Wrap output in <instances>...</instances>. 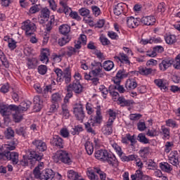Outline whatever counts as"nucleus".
I'll return each instance as SVG.
<instances>
[{
    "label": "nucleus",
    "instance_id": "6e6d98bb",
    "mask_svg": "<svg viewBox=\"0 0 180 180\" xmlns=\"http://www.w3.org/2000/svg\"><path fill=\"white\" fill-rule=\"evenodd\" d=\"M77 53V49L72 46L68 47V51H67L66 54L68 57H71L72 56H75Z\"/></svg>",
    "mask_w": 180,
    "mask_h": 180
},
{
    "label": "nucleus",
    "instance_id": "58836bf2",
    "mask_svg": "<svg viewBox=\"0 0 180 180\" xmlns=\"http://www.w3.org/2000/svg\"><path fill=\"white\" fill-rule=\"evenodd\" d=\"M153 69L151 68H139V73L141 75H150L153 72Z\"/></svg>",
    "mask_w": 180,
    "mask_h": 180
},
{
    "label": "nucleus",
    "instance_id": "052dcab7",
    "mask_svg": "<svg viewBox=\"0 0 180 180\" xmlns=\"http://www.w3.org/2000/svg\"><path fill=\"white\" fill-rule=\"evenodd\" d=\"M91 9L95 16H99L101 15V8L96 6H92Z\"/></svg>",
    "mask_w": 180,
    "mask_h": 180
},
{
    "label": "nucleus",
    "instance_id": "6e6552de",
    "mask_svg": "<svg viewBox=\"0 0 180 180\" xmlns=\"http://www.w3.org/2000/svg\"><path fill=\"white\" fill-rule=\"evenodd\" d=\"M82 85L79 82V79H77L68 86V90L69 91H74L75 94H81L82 92Z\"/></svg>",
    "mask_w": 180,
    "mask_h": 180
},
{
    "label": "nucleus",
    "instance_id": "864d4df0",
    "mask_svg": "<svg viewBox=\"0 0 180 180\" xmlns=\"http://www.w3.org/2000/svg\"><path fill=\"white\" fill-rule=\"evenodd\" d=\"M68 41H70L68 37H65L58 39V44L61 46H65Z\"/></svg>",
    "mask_w": 180,
    "mask_h": 180
},
{
    "label": "nucleus",
    "instance_id": "bf43d9fd",
    "mask_svg": "<svg viewBox=\"0 0 180 180\" xmlns=\"http://www.w3.org/2000/svg\"><path fill=\"white\" fill-rule=\"evenodd\" d=\"M108 115H109V117H110L108 120H112V122L113 123V122H115V119H116V112H114L112 109H110L108 110Z\"/></svg>",
    "mask_w": 180,
    "mask_h": 180
},
{
    "label": "nucleus",
    "instance_id": "79ce46f5",
    "mask_svg": "<svg viewBox=\"0 0 180 180\" xmlns=\"http://www.w3.org/2000/svg\"><path fill=\"white\" fill-rule=\"evenodd\" d=\"M96 123H101L102 122V115L101 113V106H97L96 116L95 117Z\"/></svg>",
    "mask_w": 180,
    "mask_h": 180
},
{
    "label": "nucleus",
    "instance_id": "ea45409f",
    "mask_svg": "<svg viewBox=\"0 0 180 180\" xmlns=\"http://www.w3.org/2000/svg\"><path fill=\"white\" fill-rule=\"evenodd\" d=\"M154 82L158 86H159V88H160L161 91L162 90L166 91L167 86H165V84L162 82V79H155Z\"/></svg>",
    "mask_w": 180,
    "mask_h": 180
},
{
    "label": "nucleus",
    "instance_id": "393cba45",
    "mask_svg": "<svg viewBox=\"0 0 180 180\" xmlns=\"http://www.w3.org/2000/svg\"><path fill=\"white\" fill-rule=\"evenodd\" d=\"M51 101L53 103H58L60 101H63V94L58 92L53 94Z\"/></svg>",
    "mask_w": 180,
    "mask_h": 180
},
{
    "label": "nucleus",
    "instance_id": "a211bd4d",
    "mask_svg": "<svg viewBox=\"0 0 180 180\" xmlns=\"http://www.w3.org/2000/svg\"><path fill=\"white\" fill-rule=\"evenodd\" d=\"M172 64H174V60L165 59L160 63L159 67L161 71H165L171 67Z\"/></svg>",
    "mask_w": 180,
    "mask_h": 180
},
{
    "label": "nucleus",
    "instance_id": "680f3d73",
    "mask_svg": "<svg viewBox=\"0 0 180 180\" xmlns=\"http://www.w3.org/2000/svg\"><path fill=\"white\" fill-rule=\"evenodd\" d=\"M157 64H158V62L154 59H150L146 63L147 67H154L155 65H157Z\"/></svg>",
    "mask_w": 180,
    "mask_h": 180
},
{
    "label": "nucleus",
    "instance_id": "c03bdc74",
    "mask_svg": "<svg viewBox=\"0 0 180 180\" xmlns=\"http://www.w3.org/2000/svg\"><path fill=\"white\" fill-rule=\"evenodd\" d=\"M126 137L128 141H130L131 146L132 147L134 146V144L137 143V141H136V136L134 135L131 136L130 134H127Z\"/></svg>",
    "mask_w": 180,
    "mask_h": 180
},
{
    "label": "nucleus",
    "instance_id": "338daca9",
    "mask_svg": "<svg viewBox=\"0 0 180 180\" xmlns=\"http://www.w3.org/2000/svg\"><path fill=\"white\" fill-rule=\"evenodd\" d=\"M39 11L40 8L38 5H34L30 8V13H37V12Z\"/></svg>",
    "mask_w": 180,
    "mask_h": 180
},
{
    "label": "nucleus",
    "instance_id": "603ef678",
    "mask_svg": "<svg viewBox=\"0 0 180 180\" xmlns=\"http://www.w3.org/2000/svg\"><path fill=\"white\" fill-rule=\"evenodd\" d=\"M60 134L62 137L67 139V137H70V131L67 128H62L60 131Z\"/></svg>",
    "mask_w": 180,
    "mask_h": 180
},
{
    "label": "nucleus",
    "instance_id": "37998d69",
    "mask_svg": "<svg viewBox=\"0 0 180 180\" xmlns=\"http://www.w3.org/2000/svg\"><path fill=\"white\" fill-rule=\"evenodd\" d=\"M80 131H82V127L81 126H75L74 128H72L70 130L71 134L75 136V134H79Z\"/></svg>",
    "mask_w": 180,
    "mask_h": 180
},
{
    "label": "nucleus",
    "instance_id": "6ab92c4d",
    "mask_svg": "<svg viewBox=\"0 0 180 180\" xmlns=\"http://www.w3.org/2000/svg\"><path fill=\"white\" fill-rule=\"evenodd\" d=\"M125 88L127 91H132V89H136L137 88V82L133 79H129L125 83Z\"/></svg>",
    "mask_w": 180,
    "mask_h": 180
},
{
    "label": "nucleus",
    "instance_id": "8fccbe9b",
    "mask_svg": "<svg viewBox=\"0 0 180 180\" xmlns=\"http://www.w3.org/2000/svg\"><path fill=\"white\" fill-rule=\"evenodd\" d=\"M33 175L37 179H41V173H40V168L39 167L34 168Z\"/></svg>",
    "mask_w": 180,
    "mask_h": 180
},
{
    "label": "nucleus",
    "instance_id": "c9c22d12",
    "mask_svg": "<svg viewBox=\"0 0 180 180\" xmlns=\"http://www.w3.org/2000/svg\"><path fill=\"white\" fill-rule=\"evenodd\" d=\"M60 4L61 5L63 9V13H65V15H70V13L72 12L71 8L68 7V6L67 5V3L64 1H60Z\"/></svg>",
    "mask_w": 180,
    "mask_h": 180
},
{
    "label": "nucleus",
    "instance_id": "f3484780",
    "mask_svg": "<svg viewBox=\"0 0 180 180\" xmlns=\"http://www.w3.org/2000/svg\"><path fill=\"white\" fill-rule=\"evenodd\" d=\"M32 106V103L30 101H26V102H22L20 105H16L15 110H17L18 112H21L23 113V112H26L29 108Z\"/></svg>",
    "mask_w": 180,
    "mask_h": 180
},
{
    "label": "nucleus",
    "instance_id": "e2e57ef3",
    "mask_svg": "<svg viewBox=\"0 0 180 180\" xmlns=\"http://www.w3.org/2000/svg\"><path fill=\"white\" fill-rule=\"evenodd\" d=\"M137 127H138V129L140 131H144L145 129H146V122H139L137 124Z\"/></svg>",
    "mask_w": 180,
    "mask_h": 180
},
{
    "label": "nucleus",
    "instance_id": "13d9d810",
    "mask_svg": "<svg viewBox=\"0 0 180 180\" xmlns=\"http://www.w3.org/2000/svg\"><path fill=\"white\" fill-rule=\"evenodd\" d=\"M35 63H36V60L34 59L28 58L27 63V65L28 68L30 69L34 68L35 64H36Z\"/></svg>",
    "mask_w": 180,
    "mask_h": 180
},
{
    "label": "nucleus",
    "instance_id": "a878e982",
    "mask_svg": "<svg viewBox=\"0 0 180 180\" xmlns=\"http://www.w3.org/2000/svg\"><path fill=\"white\" fill-rule=\"evenodd\" d=\"M102 67L105 71H110L113 69V67H115V64L112 60H106L103 63Z\"/></svg>",
    "mask_w": 180,
    "mask_h": 180
},
{
    "label": "nucleus",
    "instance_id": "4468645a",
    "mask_svg": "<svg viewBox=\"0 0 180 180\" xmlns=\"http://www.w3.org/2000/svg\"><path fill=\"white\" fill-rule=\"evenodd\" d=\"M52 146H55L59 148H63L64 143L63 142V139L58 135L53 136V139L51 141Z\"/></svg>",
    "mask_w": 180,
    "mask_h": 180
},
{
    "label": "nucleus",
    "instance_id": "1a4fd4ad",
    "mask_svg": "<svg viewBox=\"0 0 180 180\" xmlns=\"http://www.w3.org/2000/svg\"><path fill=\"white\" fill-rule=\"evenodd\" d=\"M91 72L90 74L93 75L94 77H98L99 74H101V71H102V63L100 62H95L94 63H91Z\"/></svg>",
    "mask_w": 180,
    "mask_h": 180
},
{
    "label": "nucleus",
    "instance_id": "9b49d317",
    "mask_svg": "<svg viewBox=\"0 0 180 180\" xmlns=\"http://www.w3.org/2000/svg\"><path fill=\"white\" fill-rule=\"evenodd\" d=\"M113 123L112 120H108V121L106 122V124L104 125L102 128V132L105 136H110L112 133H113Z\"/></svg>",
    "mask_w": 180,
    "mask_h": 180
},
{
    "label": "nucleus",
    "instance_id": "4c0bfd02",
    "mask_svg": "<svg viewBox=\"0 0 180 180\" xmlns=\"http://www.w3.org/2000/svg\"><path fill=\"white\" fill-rule=\"evenodd\" d=\"M4 135L6 139H12L13 137H15V131L12 129V127H8L4 131Z\"/></svg>",
    "mask_w": 180,
    "mask_h": 180
},
{
    "label": "nucleus",
    "instance_id": "f8f14e48",
    "mask_svg": "<svg viewBox=\"0 0 180 180\" xmlns=\"http://www.w3.org/2000/svg\"><path fill=\"white\" fill-rule=\"evenodd\" d=\"M33 146H34L37 150V151H46L47 150V144L46 142L40 140V139H35L32 141Z\"/></svg>",
    "mask_w": 180,
    "mask_h": 180
},
{
    "label": "nucleus",
    "instance_id": "72a5a7b5",
    "mask_svg": "<svg viewBox=\"0 0 180 180\" xmlns=\"http://www.w3.org/2000/svg\"><path fill=\"white\" fill-rule=\"evenodd\" d=\"M30 159L31 160H36V161H41V158H43V156L38 154L36 151L34 150H31L30 152Z\"/></svg>",
    "mask_w": 180,
    "mask_h": 180
},
{
    "label": "nucleus",
    "instance_id": "dca6fc26",
    "mask_svg": "<svg viewBox=\"0 0 180 180\" xmlns=\"http://www.w3.org/2000/svg\"><path fill=\"white\" fill-rule=\"evenodd\" d=\"M140 22L142 23V25H145L146 26H153L154 23H155V18L154 16H146L143 17Z\"/></svg>",
    "mask_w": 180,
    "mask_h": 180
},
{
    "label": "nucleus",
    "instance_id": "49530a36",
    "mask_svg": "<svg viewBox=\"0 0 180 180\" xmlns=\"http://www.w3.org/2000/svg\"><path fill=\"white\" fill-rule=\"evenodd\" d=\"M141 157H147L150 154V147H145L139 150Z\"/></svg>",
    "mask_w": 180,
    "mask_h": 180
},
{
    "label": "nucleus",
    "instance_id": "2f4dec72",
    "mask_svg": "<svg viewBox=\"0 0 180 180\" xmlns=\"http://www.w3.org/2000/svg\"><path fill=\"white\" fill-rule=\"evenodd\" d=\"M160 167L162 171H165V172H170V171H172V167L167 162L160 163Z\"/></svg>",
    "mask_w": 180,
    "mask_h": 180
},
{
    "label": "nucleus",
    "instance_id": "e433bc0d",
    "mask_svg": "<svg viewBox=\"0 0 180 180\" xmlns=\"http://www.w3.org/2000/svg\"><path fill=\"white\" fill-rule=\"evenodd\" d=\"M165 39L167 44H174V43L176 42V37H175V35H167Z\"/></svg>",
    "mask_w": 180,
    "mask_h": 180
},
{
    "label": "nucleus",
    "instance_id": "cd10ccee",
    "mask_svg": "<svg viewBox=\"0 0 180 180\" xmlns=\"http://www.w3.org/2000/svg\"><path fill=\"white\" fill-rule=\"evenodd\" d=\"M143 176H144V174L141 172L140 169L136 171V173L134 174H132L131 176V180H142Z\"/></svg>",
    "mask_w": 180,
    "mask_h": 180
},
{
    "label": "nucleus",
    "instance_id": "bb28decb",
    "mask_svg": "<svg viewBox=\"0 0 180 180\" xmlns=\"http://www.w3.org/2000/svg\"><path fill=\"white\" fill-rule=\"evenodd\" d=\"M68 178L70 180H79V175L74 170H69L68 172Z\"/></svg>",
    "mask_w": 180,
    "mask_h": 180
},
{
    "label": "nucleus",
    "instance_id": "20e7f679",
    "mask_svg": "<svg viewBox=\"0 0 180 180\" xmlns=\"http://www.w3.org/2000/svg\"><path fill=\"white\" fill-rule=\"evenodd\" d=\"M54 162H63L64 164H71L72 160L71 158H70V155L68 153L64 150L57 151L56 155L53 156Z\"/></svg>",
    "mask_w": 180,
    "mask_h": 180
},
{
    "label": "nucleus",
    "instance_id": "9d476101",
    "mask_svg": "<svg viewBox=\"0 0 180 180\" xmlns=\"http://www.w3.org/2000/svg\"><path fill=\"white\" fill-rule=\"evenodd\" d=\"M56 174L51 169H46L41 174V180H53Z\"/></svg>",
    "mask_w": 180,
    "mask_h": 180
},
{
    "label": "nucleus",
    "instance_id": "5fc2aeb1",
    "mask_svg": "<svg viewBox=\"0 0 180 180\" xmlns=\"http://www.w3.org/2000/svg\"><path fill=\"white\" fill-rule=\"evenodd\" d=\"M38 72L41 74V75H44L46 72H47V66L44 65H41L38 67Z\"/></svg>",
    "mask_w": 180,
    "mask_h": 180
},
{
    "label": "nucleus",
    "instance_id": "de8ad7c7",
    "mask_svg": "<svg viewBox=\"0 0 180 180\" xmlns=\"http://www.w3.org/2000/svg\"><path fill=\"white\" fill-rule=\"evenodd\" d=\"M50 17V11L47 8H44L41 11V18H43L44 19H49Z\"/></svg>",
    "mask_w": 180,
    "mask_h": 180
},
{
    "label": "nucleus",
    "instance_id": "774afa93",
    "mask_svg": "<svg viewBox=\"0 0 180 180\" xmlns=\"http://www.w3.org/2000/svg\"><path fill=\"white\" fill-rule=\"evenodd\" d=\"M158 12H165V3L162 2L160 3L158 6V8H157Z\"/></svg>",
    "mask_w": 180,
    "mask_h": 180
},
{
    "label": "nucleus",
    "instance_id": "0e129e2a",
    "mask_svg": "<svg viewBox=\"0 0 180 180\" xmlns=\"http://www.w3.org/2000/svg\"><path fill=\"white\" fill-rule=\"evenodd\" d=\"M8 47L11 49V50H15V49H16V42L15 40H13V39H9Z\"/></svg>",
    "mask_w": 180,
    "mask_h": 180
},
{
    "label": "nucleus",
    "instance_id": "4be33fe9",
    "mask_svg": "<svg viewBox=\"0 0 180 180\" xmlns=\"http://www.w3.org/2000/svg\"><path fill=\"white\" fill-rule=\"evenodd\" d=\"M118 102H120L121 106H131L134 103L132 100H126L124 97H119Z\"/></svg>",
    "mask_w": 180,
    "mask_h": 180
},
{
    "label": "nucleus",
    "instance_id": "ddd939ff",
    "mask_svg": "<svg viewBox=\"0 0 180 180\" xmlns=\"http://www.w3.org/2000/svg\"><path fill=\"white\" fill-rule=\"evenodd\" d=\"M127 25L128 27L134 29L140 25V18H134V17H129L127 20Z\"/></svg>",
    "mask_w": 180,
    "mask_h": 180
},
{
    "label": "nucleus",
    "instance_id": "a19ab883",
    "mask_svg": "<svg viewBox=\"0 0 180 180\" xmlns=\"http://www.w3.org/2000/svg\"><path fill=\"white\" fill-rule=\"evenodd\" d=\"M138 141H140V143H143V144H148V143H150V140L146 137L144 134H139L138 135Z\"/></svg>",
    "mask_w": 180,
    "mask_h": 180
},
{
    "label": "nucleus",
    "instance_id": "f257e3e1",
    "mask_svg": "<svg viewBox=\"0 0 180 180\" xmlns=\"http://www.w3.org/2000/svg\"><path fill=\"white\" fill-rule=\"evenodd\" d=\"M18 146V139H13L7 142V144L4 145L6 150L0 153L1 157H6L7 160L12 162L14 165H16L19 162V153L17 152H11L16 148Z\"/></svg>",
    "mask_w": 180,
    "mask_h": 180
},
{
    "label": "nucleus",
    "instance_id": "a18cd8bd",
    "mask_svg": "<svg viewBox=\"0 0 180 180\" xmlns=\"http://www.w3.org/2000/svg\"><path fill=\"white\" fill-rule=\"evenodd\" d=\"M15 133L19 136H22V137H26V128L20 127L15 129Z\"/></svg>",
    "mask_w": 180,
    "mask_h": 180
},
{
    "label": "nucleus",
    "instance_id": "09e8293b",
    "mask_svg": "<svg viewBox=\"0 0 180 180\" xmlns=\"http://www.w3.org/2000/svg\"><path fill=\"white\" fill-rule=\"evenodd\" d=\"M62 110L63 116H65V117H68L70 116V111L68 110V106L67 105V104H62Z\"/></svg>",
    "mask_w": 180,
    "mask_h": 180
},
{
    "label": "nucleus",
    "instance_id": "aec40b11",
    "mask_svg": "<svg viewBox=\"0 0 180 180\" xmlns=\"http://www.w3.org/2000/svg\"><path fill=\"white\" fill-rule=\"evenodd\" d=\"M50 56V50L49 49H44V51L41 52L40 56V60L47 64L49 63V56Z\"/></svg>",
    "mask_w": 180,
    "mask_h": 180
},
{
    "label": "nucleus",
    "instance_id": "412c9836",
    "mask_svg": "<svg viewBox=\"0 0 180 180\" xmlns=\"http://www.w3.org/2000/svg\"><path fill=\"white\" fill-rule=\"evenodd\" d=\"M124 6H126V4L123 3L117 4L114 8L115 15H116L117 16H119V15H122L124 9Z\"/></svg>",
    "mask_w": 180,
    "mask_h": 180
},
{
    "label": "nucleus",
    "instance_id": "4d7b16f0",
    "mask_svg": "<svg viewBox=\"0 0 180 180\" xmlns=\"http://www.w3.org/2000/svg\"><path fill=\"white\" fill-rule=\"evenodd\" d=\"M139 156L136 155H130L124 158V161H136Z\"/></svg>",
    "mask_w": 180,
    "mask_h": 180
},
{
    "label": "nucleus",
    "instance_id": "69168bd1",
    "mask_svg": "<svg viewBox=\"0 0 180 180\" xmlns=\"http://www.w3.org/2000/svg\"><path fill=\"white\" fill-rule=\"evenodd\" d=\"M79 13L81 16H88L89 15V11L88 8H82L79 10Z\"/></svg>",
    "mask_w": 180,
    "mask_h": 180
},
{
    "label": "nucleus",
    "instance_id": "473e14b6",
    "mask_svg": "<svg viewBox=\"0 0 180 180\" xmlns=\"http://www.w3.org/2000/svg\"><path fill=\"white\" fill-rule=\"evenodd\" d=\"M128 76H129V72H126L124 69L119 70L116 75V77L118 79H123V78H127Z\"/></svg>",
    "mask_w": 180,
    "mask_h": 180
},
{
    "label": "nucleus",
    "instance_id": "0eeeda50",
    "mask_svg": "<svg viewBox=\"0 0 180 180\" xmlns=\"http://www.w3.org/2000/svg\"><path fill=\"white\" fill-rule=\"evenodd\" d=\"M74 114L75 117L79 120V122H82L85 117V112H84V108L82 104H77L74 108Z\"/></svg>",
    "mask_w": 180,
    "mask_h": 180
},
{
    "label": "nucleus",
    "instance_id": "b1692460",
    "mask_svg": "<svg viewBox=\"0 0 180 180\" xmlns=\"http://www.w3.org/2000/svg\"><path fill=\"white\" fill-rule=\"evenodd\" d=\"M59 32L65 36L71 32V27L68 25H62L59 27Z\"/></svg>",
    "mask_w": 180,
    "mask_h": 180
},
{
    "label": "nucleus",
    "instance_id": "f704fd0d",
    "mask_svg": "<svg viewBox=\"0 0 180 180\" xmlns=\"http://www.w3.org/2000/svg\"><path fill=\"white\" fill-rule=\"evenodd\" d=\"M95 167H94L93 169L89 170L87 172V175L89 179L91 180H98L99 179V176H98V175L95 174Z\"/></svg>",
    "mask_w": 180,
    "mask_h": 180
},
{
    "label": "nucleus",
    "instance_id": "7ed1b4c3",
    "mask_svg": "<svg viewBox=\"0 0 180 180\" xmlns=\"http://www.w3.org/2000/svg\"><path fill=\"white\" fill-rule=\"evenodd\" d=\"M56 75H57V82H63L65 81V84H70L71 82V72H70V68H66L63 71L60 68L54 70Z\"/></svg>",
    "mask_w": 180,
    "mask_h": 180
},
{
    "label": "nucleus",
    "instance_id": "f03ea898",
    "mask_svg": "<svg viewBox=\"0 0 180 180\" xmlns=\"http://www.w3.org/2000/svg\"><path fill=\"white\" fill-rule=\"evenodd\" d=\"M95 157L100 161H107L110 165H115L116 162V157L113 155L109 154L106 150H98L95 152Z\"/></svg>",
    "mask_w": 180,
    "mask_h": 180
},
{
    "label": "nucleus",
    "instance_id": "5701e85b",
    "mask_svg": "<svg viewBox=\"0 0 180 180\" xmlns=\"http://www.w3.org/2000/svg\"><path fill=\"white\" fill-rule=\"evenodd\" d=\"M34 109H37V112H40L43 105H41V101H40V96H37L34 98Z\"/></svg>",
    "mask_w": 180,
    "mask_h": 180
},
{
    "label": "nucleus",
    "instance_id": "2eb2a0df",
    "mask_svg": "<svg viewBox=\"0 0 180 180\" xmlns=\"http://www.w3.org/2000/svg\"><path fill=\"white\" fill-rule=\"evenodd\" d=\"M114 58L117 63L120 61V63L122 64H128L130 65V60H129V56L124 53H120V56H115Z\"/></svg>",
    "mask_w": 180,
    "mask_h": 180
},
{
    "label": "nucleus",
    "instance_id": "c85d7f7f",
    "mask_svg": "<svg viewBox=\"0 0 180 180\" xmlns=\"http://www.w3.org/2000/svg\"><path fill=\"white\" fill-rule=\"evenodd\" d=\"M86 151L89 155H92L94 153V145L90 141H86L84 144Z\"/></svg>",
    "mask_w": 180,
    "mask_h": 180
},
{
    "label": "nucleus",
    "instance_id": "39448f33",
    "mask_svg": "<svg viewBox=\"0 0 180 180\" xmlns=\"http://www.w3.org/2000/svg\"><path fill=\"white\" fill-rule=\"evenodd\" d=\"M21 29L25 30L26 36H32L36 30V25L30 20H27L22 23Z\"/></svg>",
    "mask_w": 180,
    "mask_h": 180
},
{
    "label": "nucleus",
    "instance_id": "3c124183",
    "mask_svg": "<svg viewBox=\"0 0 180 180\" xmlns=\"http://www.w3.org/2000/svg\"><path fill=\"white\" fill-rule=\"evenodd\" d=\"M112 147L114 148V150H116L117 154L120 156L122 157L123 155V152H122V148L117 145V143H113L112 145Z\"/></svg>",
    "mask_w": 180,
    "mask_h": 180
},
{
    "label": "nucleus",
    "instance_id": "7c9ffc66",
    "mask_svg": "<svg viewBox=\"0 0 180 180\" xmlns=\"http://www.w3.org/2000/svg\"><path fill=\"white\" fill-rule=\"evenodd\" d=\"M0 60L2 63V65L5 67V68H9V62H8V59H6V56L4 52L0 51Z\"/></svg>",
    "mask_w": 180,
    "mask_h": 180
},
{
    "label": "nucleus",
    "instance_id": "c756f323",
    "mask_svg": "<svg viewBox=\"0 0 180 180\" xmlns=\"http://www.w3.org/2000/svg\"><path fill=\"white\" fill-rule=\"evenodd\" d=\"M13 112H15L14 114H13V117L14 120V122L15 123H19L22 119H23V116H22V112L21 111H17V110H14Z\"/></svg>",
    "mask_w": 180,
    "mask_h": 180
},
{
    "label": "nucleus",
    "instance_id": "423d86ee",
    "mask_svg": "<svg viewBox=\"0 0 180 180\" xmlns=\"http://www.w3.org/2000/svg\"><path fill=\"white\" fill-rule=\"evenodd\" d=\"M14 110H16L15 105L1 104L0 105V113L2 116H9Z\"/></svg>",
    "mask_w": 180,
    "mask_h": 180
}]
</instances>
